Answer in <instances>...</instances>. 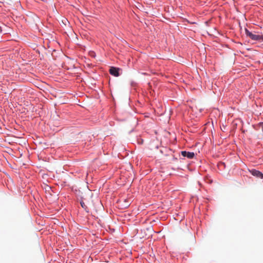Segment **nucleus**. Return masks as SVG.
Segmentation results:
<instances>
[{"mask_svg":"<svg viewBox=\"0 0 263 263\" xmlns=\"http://www.w3.org/2000/svg\"><path fill=\"white\" fill-rule=\"evenodd\" d=\"M246 34L247 36L251 38L252 40L254 41H259L262 39L263 37L262 35H257L253 34V33L250 32L248 30L246 29Z\"/></svg>","mask_w":263,"mask_h":263,"instance_id":"nucleus-1","label":"nucleus"},{"mask_svg":"<svg viewBox=\"0 0 263 263\" xmlns=\"http://www.w3.org/2000/svg\"><path fill=\"white\" fill-rule=\"evenodd\" d=\"M119 70L120 68H119L111 67L109 69V73L115 77H118L119 76Z\"/></svg>","mask_w":263,"mask_h":263,"instance_id":"nucleus-2","label":"nucleus"},{"mask_svg":"<svg viewBox=\"0 0 263 263\" xmlns=\"http://www.w3.org/2000/svg\"><path fill=\"white\" fill-rule=\"evenodd\" d=\"M80 204L81 206L86 211L88 212V207L85 205V203L83 201H81Z\"/></svg>","mask_w":263,"mask_h":263,"instance_id":"nucleus-5","label":"nucleus"},{"mask_svg":"<svg viewBox=\"0 0 263 263\" xmlns=\"http://www.w3.org/2000/svg\"><path fill=\"white\" fill-rule=\"evenodd\" d=\"M181 153L182 156L189 159H192L195 156V154L193 152L181 151Z\"/></svg>","mask_w":263,"mask_h":263,"instance_id":"nucleus-3","label":"nucleus"},{"mask_svg":"<svg viewBox=\"0 0 263 263\" xmlns=\"http://www.w3.org/2000/svg\"><path fill=\"white\" fill-rule=\"evenodd\" d=\"M258 126H259V128L260 129H261V131L263 133V123L261 122V123H260L258 125Z\"/></svg>","mask_w":263,"mask_h":263,"instance_id":"nucleus-6","label":"nucleus"},{"mask_svg":"<svg viewBox=\"0 0 263 263\" xmlns=\"http://www.w3.org/2000/svg\"><path fill=\"white\" fill-rule=\"evenodd\" d=\"M251 174L257 177L260 178L261 179H263V174H262L260 172L257 171L256 170H252L251 171Z\"/></svg>","mask_w":263,"mask_h":263,"instance_id":"nucleus-4","label":"nucleus"}]
</instances>
